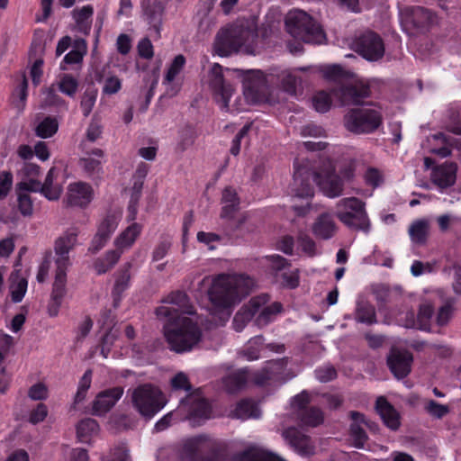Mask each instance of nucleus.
<instances>
[{
    "instance_id": "9d476101",
    "label": "nucleus",
    "mask_w": 461,
    "mask_h": 461,
    "mask_svg": "<svg viewBox=\"0 0 461 461\" xmlns=\"http://www.w3.org/2000/svg\"><path fill=\"white\" fill-rule=\"evenodd\" d=\"M249 301L254 314L255 324L260 328L272 322L276 316L282 311L280 303L274 302L268 303L269 297L267 294L255 296Z\"/></svg>"
},
{
    "instance_id": "4be33fe9",
    "label": "nucleus",
    "mask_w": 461,
    "mask_h": 461,
    "mask_svg": "<svg viewBox=\"0 0 461 461\" xmlns=\"http://www.w3.org/2000/svg\"><path fill=\"white\" fill-rule=\"evenodd\" d=\"M433 313V305L430 303L424 302L420 304L417 317L415 318L412 312L406 313L404 320L400 319L399 324L405 328L418 329L421 330H429L430 327V319Z\"/></svg>"
},
{
    "instance_id": "a19ab883",
    "label": "nucleus",
    "mask_w": 461,
    "mask_h": 461,
    "mask_svg": "<svg viewBox=\"0 0 461 461\" xmlns=\"http://www.w3.org/2000/svg\"><path fill=\"white\" fill-rule=\"evenodd\" d=\"M232 461H284L262 449L249 448L233 456Z\"/></svg>"
},
{
    "instance_id": "cd10ccee",
    "label": "nucleus",
    "mask_w": 461,
    "mask_h": 461,
    "mask_svg": "<svg viewBox=\"0 0 461 461\" xmlns=\"http://www.w3.org/2000/svg\"><path fill=\"white\" fill-rule=\"evenodd\" d=\"M237 32H230L229 28H226L217 33L213 50L218 56L227 57L240 49V41L233 40Z\"/></svg>"
},
{
    "instance_id": "4468645a",
    "label": "nucleus",
    "mask_w": 461,
    "mask_h": 461,
    "mask_svg": "<svg viewBox=\"0 0 461 461\" xmlns=\"http://www.w3.org/2000/svg\"><path fill=\"white\" fill-rule=\"evenodd\" d=\"M402 24L424 29L438 23V16L423 7H406L400 11Z\"/></svg>"
},
{
    "instance_id": "8fccbe9b",
    "label": "nucleus",
    "mask_w": 461,
    "mask_h": 461,
    "mask_svg": "<svg viewBox=\"0 0 461 461\" xmlns=\"http://www.w3.org/2000/svg\"><path fill=\"white\" fill-rule=\"evenodd\" d=\"M59 129V122L54 117L44 118L36 127L35 131L38 137L47 139L53 136Z\"/></svg>"
},
{
    "instance_id": "2eb2a0df",
    "label": "nucleus",
    "mask_w": 461,
    "mask_h": 461,
    "mask_svg": "<svg viewBox=\"0 0 461 461\" xmlns=\"http://www.w3.org/2000/svg\"><path fill=\"white\" fill-rule=\"evenodd\" d=\"M78 231L77 229H69L63 233L55 242V266H71L69 252L75 248L77 242Z\"/></svg>"
},
{
    "instance_id": "c85d7f7f",
    "label": "nucleus",
    "mask_w": 461,
    "mask_h": 461,
    "mask_svg": "<svg viewBox=\"0 0 461 461\" xmlns=\"http://www.w3.org/2000/svg\"><path fill=\"white\" fill-rule=\"evenodd\" d=\"M209 447V437L198 435L183 439L178 447V454L182 459L192 460L198 452Z\"/></svg>"
},
{
    "instance_id": "ddd939ff",
    "label": "nucleus",
    "mask_w": 461,
    "mask_h": 461,
    "mask_svg": "<svg viewBox=\"0 0 461 461\" xmlns=\"http://www.w3.org/2000/svg\"><path fill=\"white\" fill-rule=\"evenodd\" d=\"M309 402L310 396L307 392L303 391L294 397L292 406L297 411V416L303 425L316 427L322 423L323 414L318 408H307Z\"/></svg>"
},
{
    "instance_id": "e433bc0d",
    "label": "nucleus",
    "mask_w": 461,
    "mask_h": 461,
    "mask_svg": "<svg viewBox=\"0 0 461 461\" xmlns=\"http://www.w3.org/2000/svg\"><path fill=\"white\" fill-rule=\"evenodd\" d=\"M336 223L328 213L320 215L312 226L314 235L323 240L331 238L336 232Z\"/></svg>"
},
{
    "instance_id": "473e14b6",
    "label": "nucleus",
    "mask_w": 461,
    "mask_h": 461,
    "mask_svg": "<svg viewBox=\"0 0 461 461\" xmlns=\"http://www.w3.org/2000/svg\"><path fill=\"white\" fill-rule=\"evenodd\" d=\"M376 410L388 428L393 430L399 428V414L384 398L379 397L377 399Z\"/></svg>"
},
{
    "instance_id": "5fc2aeb1",
    "label": "nucleus",
    "mask_w": 461,
    "mask_h": 461,
    "mask_svg": "<svg viewBox=\"0 0 461 461\" xmlns=\"http://www.w3.org/2000/svg\"><path fill=\"white\" fill-rule=\"evenodd\" d=\"M423 405L425 411L435 419H442L449 412L447 405L440 404L434 400H424Z\"/></svg>"
},
{
    "instance_id": "dca6fc26",
    "label": "nucleus",
    "mask_w": 461,
    "mask_h": 461,
    "mask_svg": "<svg viewBox=\"0 0 461 461\" xmlns=\"http://www.w3.org/2000/svg\"><path fill=\"white\" fill-rule=\"evenodd\" d=\"M412 361L413 357L411 352L397 348H392L387 356V366L398 379L404 378L410 374Z\"/></svg>"
},
{
    "instance_id": "6e6d98bb",
    "label": "nucleus",
    "mask_w": 461,
    "mask_h": 461,
    "mask_svg": "<svg viewBox=\"0 0 461 461\" xmlns=\"http://www.w3.org/2000/svg\"><path fill=\"white\" fill-rule=\"evenodd\" d=\"M196 132L194 128L186 126L179 131L177 149L180 151H185L190 148L196 139Z\"/></svg>"
},
{
    "instance_id": "37998d69",
    "label": "nucleus",
    "mask_w": 461,
    "mask_h": 461,
    "mask_svg": "<svg viewBox=\"0 0 461 461\" xmlns=\"http://www.w3.org/2000/svg\"><path fill=\"white\" fill-rule=\"evenodd\" d=\"M283 372V364L280 361H269L265 367L254 376L257 384L263 385L267 381L276 379Z\"/></svg>"
},
{
    "instance_id": "e2e57ef3",
    "label": "nucleus",
    "mask_w": 461,
    "mask_h": 461,
    "mask_svg": "<svg viewBox=\"0 0 461 461\" xmlns=\"http://www.w3.org/2000/svg\"><path fill=\"white\" fill-rule=\"evenodd\" d=\"M230 32H237V35L233 37V40L240 41V48L245 45L249 41H252L256 37V32L253 30L244 28L243 26H230L229 27Z\"/></svg>"
},
{
    "instance_id": "7c9ffc66",
    "label": "nucleus",
    "mask_w": 461,
    "mask_h": 461,
    "mask_svg": "<svg viewBox=\"0 0 461 461\" xmlns=\"http://www.w3.org/2000/svg\"><path fill=\"white\" fill-rule=\"evenodd\" d=\"M456 164L446 162L433 169L431 173L432 182L441 189L451 186L456 182Z\"/></svg>"
},
{
    "instance_id": "f8f14e48",
    "label": "nucleus",
    "mask_w": 461,
    "mask_h": 461,
    "mask_svg": "<svg viewBox=\"0 0 461 461\" xmlns=\"http://www.w3.org/2000/svg\"><path fill=\"white\" fill-rule=\"evenodd\" d=\"M356 50L366 59L376 61L384 54V44L378 34L366 32L357 40Z\"/></svg>"
},
{
    "instance_id": "7ed1b4c3",
    "label": "nucleus",
    "mask_w": 461,
    "mask_h": 461,
    "mask_svg": "<svg viewBox=\"0 0 461 461\" xmlns=\"http://www.w3.org/2000/svg\"><path fill=\"white\" fill-rule=\"evenodd\" d=\"M312 182H315L323 192L330 198L338 197L342 194L344 180L334 174L333 170L313 174L308 162L300 164L294 162V173L291 184V193L299 198H309L313 195Z\"/></svg>"
},
{
    "instance_id": "9b49d317",
    "label": "nucleus",
    "mask_w": 461,
    "mask_h": 461,
    "mask_svg": "<svg viewBox=\"0 0 461 461\" xmlns=\"http://www.w3.org/2000/svg\"><path fill=\"white\" fill-rule=\"evenodd\" d=\"M121 219L122 212L120 211L109 212L103 217L97 226V231L89 247V250L92 253L98 252L105 246L112 234L117 229Z\"/></svg>"
},
{
    "instance_id": "3c124183",
    "label": "nucleus",
    "mask_w": 461,
    "mask_h": 461,
    "mask_svg": "<svg viewBox=\"0 0 461 461\" xmlns=\"http://www.w3.org/2000/svg\"><path fill=\"white\" fill-rule=\"evenodd\" d=\"M254 318L250 301L243 305L236 313L233 319V327L236 331H241L247 323Z\"/></svg>"
},
{
    "instance_id": "c03bdc74",
    "label": "nucleus",
    "mask_w": 461,
    "mask_h": 461,
    "mask_svg": "<svg viewBox=\"0 0 461 461\" xmlns=\"http://www.w3.org/2000/svg\"><path fill=\"white\" fill-rule=\"evenodd\" d=\"M131 267L132 263L127 262L126 264L123 265V267L119 272L113 290L114 301L119 300L122 294L129 288L131 281L130 269Z\"/></svg>"
},
{
    "instance_id": "bb28decb",
    "label": "nucleus",
    "mask_w": 461,
    "mask_h": 461,
    "mask_svg": "<svg viewBox=\"0 0 461 461\" xmlns=\"http://www.w3.org/2000/svg\"><path fill=\"white\" fill-rule=\"evenodd\" d=\"M289 445L301 456H310L314 453V446L309 437L302 434L295 428H289L283 432Z\"/></svg>"
},
{
    "instance_id": "4c0bfd02",
    "label": "nucleus",
    "mask_w": 461,
    "mask_h": 461,
    "mask_svg": "<svg viewBox=\"0 0 461 461\" xmlns=\"http://www.w3.org/2000/svg\"><path fill=\"white\" fill-rule=\"evenodd\" d=\"M141 6L145 19L158 29V26L161 23L164 12L162 3L158 0H142Z\"/></svg>"
},
{
    "instance_id": "a878e982",
    "label": "nucleus",
    "mask_w": 461,
    "mask_h": 461,
    "mask_svg": "<svg viewBox=\"0 0 461 461\" xmlns=\"http://www.w3.org/2000/svg\"><path fill=\"white\" fill-rule=\"evenodd\" d=\"M453 131L456 134L461 135V125L454 128ZM430 152L437 154L442 158L447 157L450 154V146L455 145L457 148L461 147L460 142L447 137L443 133L433 134L428 138Z\"/></svg>"
},
{
    "instance_id": "f257e3e1",
    "label": "nucleus",
    "mask_w": 461,
    "mask_h": 461,
    "mask_svg": "<svg viewBox=\"0 0 461 461\" xmlns=\"http://www.w3.org/2000/svg\"><path fill=\"white\" fill-rule=\"evenodd\" d=\"M165 305L156 310L159 319H164V335L170 348L177 353L192 350L201 340L202 331L191 316L195 312L189 298L183 292H174L166 299Z\"/></svg>"
},
{
    "instance_id": "13d9d810",
    "label": "nucleus",
    "mask_w": 461,
    "mask_h": 461,
    "mask_svg": "<svg viewBox=\"0 0 461 461\" xmlns=\"http://www.w3.org/2000/svg\"><path fill=\"white\" fill-rule=\"evenodd\" d=\"M97 98V90L94 88H87L81 99L80 106L83 112L84 116L87 117L96 102Z\"/></svg>"
},
{
    "instance_id": "603ef678",
    "label": "nucleus",
    "mask_w": 461,
    "mask_h": 461,
    "mask_svg": "<svg viewBox=\"0 0 461 461\" xmlns=\"http://www.w3.org/2000/svg\"><path fill=\"white\" fill-rule=\"evenodd\" d=\"M58 88L66 95L73 97L78 89V80L69 74H64L58 82Z\"/></svg>"
},
{
    "instance_id": "b1692460",
    "label": "nucleus",
    "mask_w": 461,
    "mask_h": 461,
    "mask_svg": "<svg viewBox=\"0 0 461 461\" xmlns=\"http://www.w3.org/2000/svg\"><path fill=\"white\" fill-rule=\"evenodd\" d=\"M57 170L51 167L41 184L36 179H31L28 181L31 185L30 188L32 192H40L49 200H57L59 198L62 188L59 184H54L53 181L57 177Z\"/></svg>"
},
{
    "instance_id": "79ce46f5",
    "label": "nucleus",
    "mask_w": 461,
    "mask_h": 461,
    "mask_svg": "<svg viewBox=\"0 0 461 461\" xmlns=\"http://www.w3.org/2000/svg\"><path fill=\"white\" fill-rule=\"evenodd\" d=\"M122 255L116 249L108 250L103 257L95 259L94 269L99 275L106 273L117 264Z\"/></svg>"
},
{
    "instance_id": "774afa93",
    "label": "nucleus",
    "mask_w": 461,
    "mask_h": 461,
    "mask_svg": "<svg viewBox=\"0 0 461 461\" xmlns=\"http://www.w3.org/2000/svg\"><path fill=\"white\" fill-rule=\"evenodd\" d=\"M366 183L373 187L378 186L383 182V174L375 167H368L364 174Z\"/></svg>"
},
{
    "instance_id": "6ab92c4d",
    "label": "nucleus",
    "mask_w": 461,
    "mask_h": 461,
    "mask_svg": "<svg viewBox=\"0 0 461 461\" xmlns=\"http://www.w3.org/2000/svg\"><path fill=\"white\" fill-rule=\"evenodd\" d=\"M104 161V151L101 149H93L86 151L79 159V167L86 177L92 180H98L102 177Z\"/></svg>"
},
{
    "instance_id": "bf43d9fd",
    "label": "nucleus",
    "mask_w": 461,
    "mask_h": 461,
    "mask_svg": "<svg viewBox=\"0 0 461 461\" xmlns=\"http://www.w3.org/2000/svg\"><path fill=\"white\" fill-rule=\"evenodd\" d=\"M262 336H256L248 342L244 356L248 360H256L259 357V351L263 346Z\"/></svg>"
},
{
    "instance_id": "393cba45",
    "label": "nucleus",
    "mask_w": 461,
    "mask_h": 461,
    "mask_svg": "<svg viewBox=\"0 0 461 461\" xmlns=\"http://www.w3.org/2000/svg\"><path fill=\"white\" fill-rule=\"evenodd\" d=\"M122 394L123 388L121 386L101 392L93 402V413L98 416L105 414L122 398Z\"/></svg>"
},
{
    "instance_id": "20e7f679",
    "label": "nucleus",
    "mask_w": 461,
    "mask_h": 461,
    "mask_svg": "<svg viewBox=\"0 0 461 461\" xmlns=\"http://www.w3.org/2000/svg\"><path fill=\"white\" fill-rule=\"evenodd\" d=\"M173 416H177L180 420L187 419L194 425H200L211 418V407L201 393H190L180 402L175 411L166 414L155 424V429L157 431L166 429L170 425Z\"/></svg>"
},
{
    "instance_id": "4d7b16f0",
    "label": "nucleus",
    "mask_w": 461,
    "mask_h": 461,
    "mask_svg": "<svg viewBox=\"0 0 461 461\" xmlns=\"http://www.w3.org/2000/svg\"><path fill=\"white\" fill-rule=\"evenodd\" d=\"M27 88L28 82L27 79L23 77L20 86L15 89L13 94V104L19 112H22L25 107V102L28 95Z\"/></svg>"
},
{
    "instance_id": "a18cd8bd",
    "label": "nucleus",
    "mask_w": 461,
    "mask_h": 461,
    "mask_svg": "<svg viewBox=\"0 0 461 461\" xmlns=\"http://www.w3.org/2000/svg\"><path fill=\"white\" fill-rule=\"evenodd\" d=\"M99 430L98 423L93 419L81 420L77 427V434L79 440L87 443Z\"/></svg>"
},
{
    "instance_id": "1a4fd4ad",
    "label": "nucleus",
    "mask_w": 461,
    "mask_h": 461,
    "mask_svg": "<svg viewBox=\"0 0 461 461\" xmlns=\"http://www.w3.org/2000/svg\"><path fill=\"white\" fill-rule=\"evenodd\" d=\"M208 84L213 92L214 99L221 110H228L230 99L234 92L232 86L223 79L222 67L212 64L208 75Z\"/></svg>"
},
{
    "instance_id": "6e6552de",
    "label": "nucleus",
    "mask_w": 461,
    "mask_h": 461,
    "mask_svg": "<svg viewBox=\"0 0 461 461\" xmlns=\"http://www.w3.org/2000/svg\"><path fill=\"white\" fill-rule=\"evenodd\" d=\"M382 115L378 108L352 109L345 116L346 128L354 133H369L382 124Z\"/></svg>"
},
{
    "instance_id": "ea45409f",
    "label": "nucleus",
    "mask_w": 461,
    "mask_h": 461,
    "mask_svg": "<svg viewBox=\"0 0 461 461\" xmlns=\"http://www.w3.org/2000/svg\"><path fill=\"white\" fill-rule=\"evenodd\" d=\"M68 267L56 266L55 278L52 285L50 296L55 300L63 301L67 294V271Z\"/></svg>"
},
{
    "instance_id": "0e129e2a",
    "label": "nucleus",
    "mask_w": 461,
    "mask_h": 461,
    "mask_svg": "<svg viewBox=\"0 0 461 461\" xmlns=\"http://www.w3.org/2000/svg\"><path fill=\"white\" fill-rule=\"evenodd\" d=\"M94 10L91 5H86L79 9L73 11V16L77 23L82 27H85V23L87 22L93 15ZM89 27L86 26V30Z\"/></svg>"
},
{
    "instance_id": "58836bf2",
    "label": "nucleus",
    "mask_w": 461,
    "mask_h": 461,
    "mask_svg": "<svg viewBox=\"0 0 461 461\" xmlns=\"http://www.w3.org/2000/svg\"><path fill=\"white\" fill-rule=\"evenodd\" d=\"M28 287V281L16 270L10 276L9 294L14 303H17L23 301Z\"/></svg>"
},
{
    "instance_id": "39448f33",
    "label": "nucleus",
    "mask_w": 461,
    "mask_h": 461,
    "mask_svg": "<svg viewBox=\"0 0 461 461\" xmlns=\"http://www.w3.org/2000/svg\"><path fill=\"white\" fill-rule=\"evenodd\" d=\"M129 393L133 409L147 420L152 419L167 402L162 391L150 384L139 385Z\"/></svg>"
},
{
    "instance_id": "09e8293b",
    "label": "nucleus",
    "mask_w": 461,
    "mask_h": 461,
    "mask_svg": "<svg viewBox=\"0 0 461 461\" xmlns=\"http://www.w3.org/2000/svg\"><path fill=\"white\" fill-rule=\"evenodd\" d=\"M456 300L454 298L447 299L438 308L436 315V322L438 326H446L453 317Z\"/></svg>"
},
{
    "instance_id": "f3484780",
    "label": "nucleus",
    "mask_w": 461,
    "mask_h": 461,
    "mask_svg": "<svg viewBox=\"0 0 461 461\" xmlns=\"http://www.w3.org/2000/svg\"><path fill=\"white\" fill-rule=\"evenodd\" d=\"M94 189L86 182H74L68 185L66 202L68 205L86 208L94 199Z\"/></svg>"
},
{
    "instance_id": "f704fd0d",
    "label": "nucleus",
    "mask_w": 461,
    "mask_h": 461,
    "mask_svg": "<svg viewBox=\"0 0 461 461\" xmlns=\"http://www.w3.org/2000/svg\"><path fill=\"white\" fill-rule=\"evenodd\" d=\"M355 320L357 322L371 325L376 322L375 307L363 296L357 300Z\"/></svg>"
},
{
    "instance_id": "2f4dec72",
    "label": "nucleus",
    "mask_w": 461,
    "mask_h": 461,
    "mask_svg": "<svg viewBox=\"0 0 461 461\" xmlns=\"http://www.w3.org/2000/svg\"><path fill=\"white\" fill-rule=\"evenodd\" d=\"M350 418L352 420V423L350 425V432L354 439L355 446L357 447H363L367 437L361 425L364 424L370 429H375V424L366 421L363 414L357 411H351Z\"/></svg>"
},
{
    "instance_id": "72a5a7b5",
    "label": "nucleus",
    "mask_w": 461,
    "mask_h": 461,
    "mask_svg": "<svg viewBox=\"0 0 461 461\" xmlns=\"http://www.w3.org/2000/svg\"><path fill=\"white\" fill-rule=\"evenodd\" d=\"M31 185L28 181H22L16 186L18 209L24 217H30L33 212V205L29 192Z\"/></svg>"
},
{
    "instance_id": "de8ad7c7",
    "label": "nucleus",
    "mask_w": 461,
    "mask_h": 461,
    "mask_svg": "<svg viewBox=\"0 0 461 461\" xmlns=\"http://www.w3.org/2000/svg\"><path fill=\"white\" fill-rule=\"evenodd\" d=\"M248 373L246 370L241 369L230 373L223 378V384L226 390L230 393L236 392L240 389L247 382Z\"/></svg>"
},
{
    "instance_id": "aec40b11",
    "label": "nucleus",
    "mask_w": 461,
    "mask_h": 461,
    "mask_svg": "<svg viewBox=\"0 0 461 461\" xmlns=\"http://www.w3.org/2000/svg\"><path fill=\"white\" fill-rule=\"evenodd\" d=\"M266 79L259 70L249 73L243 81V93L248 102L255 104L262 100L266 92Z\"/></svg>"
},
{
    "instance_id": "864d4df0",
    "label": "nucleus",
    "mask_w": 461,
    "mask_h": 461,
    "mask_svg": "<svg viewBox=\"0 0 461 461\" xmlns=\"http://www.w3.org/2000/svg\"><path fill=\"white\" fill-rule=\"evenodd\" d=\"M429 232V222L425 220H419L414 221L410 229L409 234L412 241L416 243H422L425 241Z\"/></svg>"
},
{
    "instance_id": "423d86ee",
    "label": "nucleus",
    "mask_w": 461,
    "mask_h": 461,
    "mask_svg": "<svg viewBox=\"0 0 461 461\" xmlns=\"http://www.w3.org/2000/svg\"><path fill=\"white\" fill-rule=\"evenodd\" d=\"M285 27L291 36L304 42L321 44L325 40L320 25L302 10H292L286 14Z\"/></svg>"
},
{
    "instance_id": "c9c22d12",
    "label": "nucleus",
    "mask_w": 461,
    "mask_h": 461,
    "mask_svg": "<svg viewBox=\"0 0 461 461\" xmlns=\"http://www.w3.org/2000/svg\"><path fill=\"white\" fill-rule=\"evenodd\" d=\"M230 416L240 420L258 419L261 416V411L254 402L242 400L230 411Z\"/></svg>"
},
{
    "instance_id": "5701e85b",
    "label": "nucleus",
    "mask_w": 461,
    "mask_h": 461,
    "mask_svg": "<svg viewBox=\"0 0 461 461\" xmlns=\"http://www.w3.org/2000/svg\"><path fill=\"white\" fill-rule=\"evenodd\" d=\"M185 65V58L182 54L176 55L171 63L168 65L163 84L167 86V94L170 96L176 95L180 90V84L175 81L178 78Z\"/></svg>"
},
{
    "instance_id": "a211bd4d",
    "label": "nucleus",
    "mask_w": 461,
    "mask_h": 461,
    "mask_svg": "<svg viewBox=\"0 0 461 461\" xmlns=\"http://www.w3.org/2000/svg\"><path fill=\"white\" fill-rule=\"evenodd\" d=\"M333 95L342 105L357 104L369 95V87L363 81H356L333 90Z\"/></svg>"
},
{
    "instance_id": "0eeeda50",
    "label": "nucleus",
    "mask_w": 461,
    "mask_h": 461,
    "mask_svg": "<svg viewBox=\"0 0 461 461\" xmlns=\"http://www.w3.org/2000/svg\"><path fill=\"white\" fill-rule=\"evenodd\" d=\"M335 216L348 228L368 233L371 222L366 203L357 197L340 199L336 204Z\"/></svg>"
},
{
    "instance_id": "c756f323",
    "label": "nucleus",
    "mask_w": 461,
    "mask_h": 461,
    "mask_svg": "<svg viewBox=\"0 0 461 461\" xmlns=\"http://www.w3.org/2000/svg\"><path fill=\"white\" fill-rule=\"evenodd\" d=\"M142 231V226L140 223L133 222L126 229L121 231L113 240L115 249L123 253L129 250L136 242Z\"/></svg>"
},
{
    "instance_id": "052dcab7",
    "label": "nucleus",
    "mask_w": 461,
    "mask_h": 461,
    "mask_svg": "<svg viewBox=\"0 0 461 461\" xmlns=\"http://www.w3.org/2000/svg\"><path fill=\"white\" fill-rule=\"evenodd\" d=\"M42 105L44 106H60L65 104L64 100L56 93L54 85L42 90Z\"/></svg>"
},
{
    "instance_id": "680f3d73",
    "label": "nucleus",
    "mask_w": 461,
    "mask_h": 461,
    "mask_svg": "<svg viewBox=\"0 0 461 461\" xmlns=\"http://www.w3.org/2000/svg\"><path fill=\"white\" fill-rule=\"evenodd\" d=\"M313 108L319 113H326L330 110L331 105V99L330 95L325 91L318 92L312 97Z\"/></svg>"
},
{
    "instance_id": "338daca9",
    "label": "nucleus",
    "mask_w": 461,
    "mask_h": 461,
    "mask_svg": "<svg viewBox=\"0 0 461 461\" xmlns=\"http://www.w3.org/2000/svg\"><path fill=\"white\" fill-rule=\"evenodd\" d=\"M315 375L320 382L327 383L336 377L337 372L332 366L327 365L317 368L315 370Z\"/></svg>"
},
{
    "instance_id": "f03ea898",
    "label": "nucleus",
    "mask_w": 461,
    "mask_h": 461,
    "mask_svg": "<svg viewBox=\"0 0 461 461\" xmlns=\"http://www.w3.org/2000/svg\"><path fill=\"white\" fill-rule=\"evenodd\" d=\"M255 286V281L244 274H221L212 279L208 297L213 310L230 317L232 308L248 296Z\"/></svg>"
},
{
    "instance_id": "49530a36",
    "label": "nucleus",
    "mask_w": 461,
    "mask_h": 461,
    "mask_svg": "<svg viewBox=\"0 0 461 461\" xmlns=\"http://www.w3.org/2000/svg\"><path fill=\"white\" fill-rule=\"evenodd\" d=\"M306 70V68H296L292 70H286L283 73L282 84L288 93H295L297 86H301L303 83V78L298 76V72Z\"/></svg>"
},
{
    "instance_id": "69168bd1",
    "label": "nucleus",
    "mask_w": 461,
    "mask_h": 461,
    "mask_svg": "<svg viewBox=\"0 0 461 461\" xmlns=\"http://www.w3.org/2000/svg\"><path fill=\"white\" fill-rule=\"evenodd\" d=\"M320 71L328 80H339L344 76L343 68L339 65H328L321 67Z\"/></svg>"
},
{
    "instance_id": "412c9836",
    "label": "nucleus",
    "mask_w": 461,
    "mask_h": 461,
    "mask_svg": "<svg viewBox=\"0 0 461 461\" xmlns=\"http://www.w3.org/2000/svg\"><path fill=\"white\" fill-rule=\"evenodd\" d=\"M221 203H223L221 217L233 220L237 216V223L230 224L231 229H238L245 221V214L237 213L240 203L236 191L231 187H226L222 192Z\"/></svg>"
}]
</instances>
